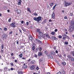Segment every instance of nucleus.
Here are the masks:
<instances>
[{
	"mask_svg": "<svg viewBox=\"0 0 74 74\" xmlns=\"http://www.w3.org/2000/svg\"><path fill=\"white\" fill-rule=\"evenodd\" d=\"M74 30V21H72L71 23V25L69 27L68 30L70 33H72Z\"/></svg>",
	"mask_w": 74,
	"mask_h": 74,
	"instance_id": "nucleus-1",
	"label": "nucleus"
},
{
	"mask_svg": "<svg viewBox=\"0 0 74 74\" xmlns=\"http://www.w3.org/2000/svg\"><path fill=\"white\" fill-rule=\"evenodd\" d=\"M33 19L35 21H37V23H39V21H41V17L40 16L38 17H35L33 18Z\"/></svg>",
	"mask_w": 74,
	"mask_h": 74,
	"instance_id": "nucleus-2",
	"label": "nucleus"
},
{
	"mask_svg": "<svg viewBox=\"0 0 74 74\" xmlns=\"http://www.w3.org/2000/svg\"><path fill=\"white\" fill-rule=\"evenodd\" d=\"M7 38V35L6 34H3L2 36V38L3 40H5Z\"/></svg>",
	"mask_w": 74,
	"mask_h": 74,
	"instance_id": "nucleus-3",
	"label": "nucleus"
},
{
	"mask_svg": "<svg viewBox=\"0 0 74 74\" xmlns=\"http://www.w3.org/2000/svg\"><path fill=\"white\" fill-rule=\"evenodd\" d=\"M72 4V3H68L66 1L65 2V5L66 7H67V6H69V5H71Z\"/></svg>",
	"mask_w": 74,
	"mask_h": 74,
	"instance_id": "nucleus-4",
	"label": "nucleus"
},
{
	"mask_svg": "<svg viewBox=\"0 0 74 74\" xmlns=\"http://www.w3.org/2000/svg\"><path fill=\"white\" fill-rule=\"evenodd\" d=\"M62 36H66V37H63L62 38L63 40H66V38H68L69 37V36L66 35L65 34H64L63 35H62Z\"/></svg>",
	"mask_w": 74,
	"mask_h": 74,
	"instance_id": "nucleus-5",
	"label": "nucleus"
},
{
	"mask_svg": "<svg viewBox=\"0 0 74 74\" xmlns=\"http://www.w3.org/2000/svg\"><path fill=\"white\" fill-rule=\"evenodd\" d=\"M15 23V22H14L13 23H12L10 24L11 26H12V27H16V26L14 25Z\"/></svg>",
	"mask_w": 74,
	"mask_h": 74,
	"instance_id": "nucleus-6",
	"label": "nucleus"
},
{
	"mask_svg": "<svg viewBox=\"0 0 74 74\" xmlns=\"http://www.w3.org/2000/svg\"><path fill=\"white\" fill-rule=\"evenodd\" d=\"M51 39H52L53 40H56H56H58V38L55 36H51Z\"/></svg>",
	"mask_w": 74,
	"mask_h": 74,
	"instance_id": "nucleus-7",
	"label": "nucleus"
},
{
	"mask_svg": "<svg viewBox=\"0 0 74 74\" xmlns=\"http://www.w3.org/2000/svg\"><path fill=\"white\" fill-rule=\"evenodd\" d=\"M30 69L31 70H34V69H35V67L34 66V65H33L31 66Z\"/></svg>",
	"mask_w": 74,
	"mask_h": 74,
	"instance_id": "nucleus-8",
	"label": "nucleus"
},
{
	"mask_svg": "<svg viewBox=\"0 0 74 74\" xmlns=\"http://www.w3.org/2000/svg\"><path fill=\"white\" fill-rule=\"evenodd\" d=\"M17 14H20L21 13V10L19 9H17L16 10Z\"/></svg>",
	"mask_w": 74,
	"mask_h": 74,
	"instance_id": "nucleus-9",
	"label": "nucleus"
},
{
	"mask_svg": "<svg viewBox=\"0 0 74 74\" xmlns=\"http://www.w3.org/2000/svg\"><path fill=\"white\" fill-rule=\"evenodd\" d=\"M35 63H36V61H35L34 60H31L30 62V63L32 64H35Z\"/></svg>",
	"mask_w": 74,
	"mask_h": 74,
	"instance_id": "nucleus-10",
	"label": "nucleus"
},
{
	"mask_svg": "<svg viewBox=\"0 0 74 74\" xmlns=\"http://www.w3.org/2000/svg\"><path fill=\"white\" fill-rule=\"evenodd\" d=\"M55 14L54 12H53L52 15V19H55Z\"/></svg>",
	"mask_w": 74,
	"mask_h": 74,
	"instance_id": "nucleus-11",
	"label": "nucleus"
},
{
	"mask_svg": "<svg viewBox=\"0 0 74 74\" xmlns=\"http://www.w3.org/2000/svg\"><path fill=\"white\" fill-rule=\"evenodd\" d=\"M36 41H38L40 44H42V42L38 39H36Z\"/></svg>",
	"mask_w": 74,
	"mask_h": 74,
	"instance_id": "nucleus-12",
	"label": "nucleus"
},
{
	"mask_svg": "<svg viewBox=\"0 0 74 74\" xmlns=\"http://www.w3.org/2000/svg\"><path fill=\"white\" fill-rule=\"evenodd\" d=\"M21 0H18V5H21Z\"/></svg>",
	"mask_w": 74,
	"mask_h": 74,
	"instance_id": "nucleus-13",
	"label": "nucleus"
},
{
	"mask_svg": "<svg viewBox=\"0 0 74 74\" xmlns=\"http://www.w3.org/2000/svg\"><path fill=\"white\" fill-rule=\"evenodd\" d=\"M50 53L51 55H56V54H55V52H53V51H52L51 52H50Z\"/></svg>",
	"mask_w": 74,
	"mask_h": 74,
	"instance_id": "nucleus-14",
	"label": "nucleus"
},
{
	"mask_svg": "<svg viewBox=\"0 0 74 74\" xmlns=\"http://www.w3.org/2000/svg\"><path fill=\"white\" fill-rule=\"evenodd\" d=\"M39 35L40 37H42V36H43V33L42 32H40L39 33Z\"/></svg>",
	"mask_w": 74,
	"mask_h": 74,
	"instance_id": "nucleus-15",
	"label": "nucleus"
},
{
	"mask_svg": "<svg viewBox=\"0 0 74 74\" xmlns=\"http://www.w3.org/2000/svg\"><path fill=\"white\" fill-rule=\"evenodd\" d=\"M48 57L50 59H51L52 58V56L51 55H49L48 56Z\"/></svg>",
	"mask_w": 74,
	"mask_h": 74,
	"instance_id": "nucleus-16",
	"label": "nucleus"
},
{
	"mask_svg": "<svg viewBox=\"0 0 74 74\" xmlns=\"http://www.w3.org/2000/svg\"><path fill=\"white\" fill-rule=\"evenodd\" d=\"M36 31L37 33H40L41 32V31L39 29H37L36 30Z\"/></svg>",
	"mask_w": 74,
	"mask_h": 74,
	"instance_id": "nucleus-17",
	"label": "nucleus"
},
{
	"mask_svg": "<svg viewBox=\"0 0 74 74\" xmlns=\"http://www.w3.org/2000/svg\"><path fill=\"white\" fill-rule=\"evenodd\" d=\"M18 56L20 58H22V57L23 56V54L22 53H21V54H19L18 55Z\"/></svg>",
	"mask_w": 74,
	"mask_h": 74,
	"instance_id": "nucleus-18",
	"label": "nucleus"
},
{
	"mask_svg": "<svg viewBox=\"0 0 74 74\" xmlns=\"http://www.w3.org/2000/svg\"><path fill=\"white\" fill-rule=\"evenodd\" d=\"M18 74H23V72L22 71H18Z\"/></svg>",
	"mask_w": 74,
	"mask_h": 74,
	"instance_id": "nucleus-19",
	"label": "nucleus"
},
{
	"mask_svg": "<svg viewBox=\"0 0 74 74\" xmlns=\"http://www.w3.org/2000/svg\"><path fill=\"white\" fill-rule=\"evenodd\" d=\"M41 55H42V51H40L38 53V56H41Z\"/></svg>",
	"mask_w": 74,
	"mask_h": 74,
	"instance_id": "nucleus-20",
	"label": "nucleus"
},
{
	"mask_svg": "<svg viewBox=\"0 0 74 74\" xmlns=\"http://www.w3.org/2000/svg\"><path fill=\"white\" fill-rule=\"evenodd\" d=\"M24 65L23 66V67L24 68V69H26V67H27V65H25V64H24Z\"/></svg>",
	"mask_w": 74,
	"mask_h": 74,
	"instance_id": "nucleus-21",
	"label": "nucleus"
},
{
	"mask_svg": "<svg viewBox=\"0 0 74 74\" xmlns=\"http://www.w3.org/2000/svg\"><path fill=\"white\" fill-rule=\"evenodd\" d=\"M70 60L72 62H74V58L72 57H71L70 58Z\"/></svg>",
	"mask_w": 74,
	"mask_h": 74,
	"instance_id": "nucleus-22",
	"label": "nucleus"
},
{
	"mask_svg": "<svg viewBox=\"0 0 74 74\" xmlns=\"http://www.w3.org/2000/svg\"><path fill=\"white\" fill-rule=\"evenodd\" d=\"M61 64H62L64 66L66 64V63L64 62H62L61 63Z\"/></svg>",
	"mask_w": 74,
	"mask_h": 74,
	"instance_id": "nucleus-23",
	"label": "nucleus"
},
{
	"mask_svg": "<svg viewBox=\"0 0 74 74\" xmlns=\"http://www.w3.org/2000/svg\"><path fill=\"white\" fill-rule=\"evenodd\" d=\"M67 57L68 59H71V56L70 55H68L67 56Z\"/></svg>",
	"mask_w": 74,
	"mask_h": 74,
	"instance_id": "nucleus-24",
	"label": "nucleus"
},
{
	"mask_svg": "<svg viewBox=\"0 0 74 74\" xmlns=\"http://www.w3.org/2000/svg\"><path fill=\"white\" fill-rule=\"evenodd\" d=\"M56 34V33L54 32H53L51 33V34H52V35H55V34Z\"/></svg>",
	"mask_w": 74,
	"mask_h": 74,
	"instance_id": "nucleus-25",
	"label": "nucleus"
},
{
	"mask_svg": "<svg viewBox=\"0 0 74 74\" xmlns=\"http://www.w3.org/2000/svg\"><path fill=\"white\" fill-rule=\"evenodd\" d=\"M35 48H36V47H35V46H33L32 48V49L33 51H34V50H35Z\"/></svg>",
	"mask_w": 74,
	"mask_h": 74,
	"instance_id": "nucleus-26",
	"label": "nucleus"
},
{
	"mask_svg": "<svg viewBox=\"0 0 74 74\" xmlns=\"http://www.w3.org/2000/svg\"><path fill=\"white\" fill-rule=\"evenodd\" d=\"M50 5L51 7H52L53 5V3H50Z\"/></svg>",
	"mask_w": 74,
	"mask_h": 74,
	"instance_id": "nucleus-27",
	"label": "nucleus"
},
{
	"mask_svg": "<svg viewBox=\"0 0 74 74\" xmlns=\"http://www.w3.org/2000/svg\"><path fill=\"white\" fill-rule=\"evenodd\" d=\"M29 39L30 40H33V37H32L31 36H29Z\"/></svg>",
	"mask_w": 74,
	"mask_h": 74,
	"instance_id": "nucleus-28",
	"label": "nucleus"
},
{
	"mask_svg": "<svg viewBox=\"0 0 74 74\" xmlns=\"http://www.w3.org/2000/svg\"><path fill=\"white\" fill-rule=\"evenodd\" d=\"M27 11H29V12H30V13H31V11H30V8H27Z\"/></svg>",
	"mask_w": 74,
	"mask_h": 74,
	"instance_id": "nucleus-29",
	"label": "nucleus"
},
{
	"mask_svg": "<svg viewBox=\"0 0 74 74\" xmlns=\"http://www.w3.org/2000/svg\"><path fill=\"white\" fill-rule=\"evenodd\" d=\"M1 49H3V48H4V45L3 44H2L1 46Z\"/></svg>",
	"mask_w": 74,
	"mask_h": 74,
	"instance_id": "nucleus-30",
	"label": "nucleus"
},
{
	"mask_svg": "<svg viewBox=\"0 0 74 74\" xmlns=\"http://www.w3.org/2000/svg\"><path fill=\"white\" fill-rule=\"evenodd\" d=\"M64 44L65 45H68L69 44V42H64Z\"/></svg>",
	"mask_w": 74,
	"mask_h": 74,
	"instance_id": "nucleus-31",
	"label": "nucleus"
},
{
	"mask_svg": "<svg viewBox=\"0 0 74 74\" xmlns=\"http://www.w3.org/2000/svg\"><path fill=\"white\" fill-rule=\"evenodd\" d=\"M56 5L55 4V5H54L53 8V10H54L55 8V7H56Z\"/></svg>",
	"mask_w": 74,
	"mask_h": 74,
	"instance_id": "nucleus-32",
	"label": "nucleus"
},
{
	"mask_svg": "<svg viewBox=\"0 0 74 74\" xmlns=\"http://www.w3.org/2000/svg\"><path fill=\"white\" fill-rule=\"evenodd\" d=\"M10 64L11 66H14V63L13 62L11 63Z\"/></svg>",
	"mask_w": 74,
	"mask_h": 74,
	"instance_id": "nucleus-33",
	"label": "nucleus"
},
{
	"mask_svg": "<svg viewBox=\"0 0 74 74\" xmlns=\"http://www.w3.org/2000/svg\"><path fill=\"white\" fill-rule=\"evenodd\" d=\"M42 47H40V49H39V51H42Z\"/></svg>",
	"mask_w": 74,
	"mask_h": 74,
	"instance_id": "nucleus-34",
	"label": "nucleus"
},
{
	"mask_svg": "<svg viewBox=\"0 0 74 74\" xmlns=\"http://www.w3.org/2000/svg\"><path fill=\"white\" fill-rule=\"evenodd\" d=\"M45 53L46 55H48V52H47V51H45Z\"/></svg>",
	"mask_w": 74,
	"mask_h": 74,
	"instance_id": "nucleus-35",
	"label": "nucleus"
},
{
	"mask_svg": "<svg viewBox=\"0 0 74 74\" xmlns=\"http://www.w3.org/2000/svg\"><path fill=\"white\" fill-rule=\"evenodd\" d=\"M11 18H10L8 20V22H11Z\"/></svg>",
	"mask_w": 74,
	"mask_h": 74,
	"instance_id": "nucleus-36",
	"label": "nucleus"
},
{
	"mask_svg": "<svg viewBox=\"0 0 74 74\" xmlns=\"http://www.w3.org/2000/svg\"><path fill=\"white\" fill-rule=\"evenodd\" d=\"M58 38H62V36L61 35H60L58 36Z\"/></svg>",
	"mask_w": 74,
	"mask_h": 74,
	"instance_id": "nucleus-37",
	"label": "nucleus"
},
{
	"mask_svg": "<svg viewBox=\"0 0 74 74\" xmlns=\"http://www.w3.org/2000/svg\"><path fill=\"white\" fill-rule=\"evenodd\" d=\"M64 19H67V17L66 16H65L64 17Z\"/></svg>",
	"mask_w": 74,
	"mask_h": 74,
	"instance_id": "nucleus-38",
	"label": "nucleus"
},
{
	"mask_svg": "<svg viewBox=\"0 0 74 74\" xmlns=\"http://www.w3.org/2000/svg\"><path fill=\"white\" fill-rule=\"evenodd\" d=\"M36 70H39V67H38V66L36 67Z\"/></svg>",
	"mask_w": 74,
	"mask_h": 74,
	"instance_id": "nucleus-39",
	"label": "nucleus"
},
{
	"mask_svg": "<svg viewBox=\"0 0 74 74\" xmlns=\"http://www.w3.org/2000/svg\"><path fill=\"white\" fill-rule=\"evenodd\" d=\"M13 33V32H12V31L11 32H10L9 33V34H12V33Z\"/></svg>",
	"mask_w": 74,
	"mask_h": 74,
	"instance_id": "nucleus-40",
	"label": "nucleus"
},
{
	"mask_svg": "<svg viewBox=\"0 0 74 74\" xmlns=\"http://www.w3.org/2000/svg\"><path fill=\"white\" fill-rule=\"evenodd\" d=\"M38 50H39V48H37L36 49V51L37 52V51H38Z\"/></svg>",
	"mask_w": 74,
	"mask_h": 74,
	"instance_id": "nucleus-41",
	"label": "nucleus"
},
{
	"mask_svg": "<svg viewBox=\"0 0 74 74\" xmlns=\"http://www.w3.org/2000/svg\"><path fill=\"white\" fill-rule=\"evenodd\" d=\"M23 47H24V46H20V48H23Z\"/></svg>",
	"mask_w": 74,
	"mask_h": 74,
	"instance_id": "nucleus-42",
	"label": "nucleus"
},
{
	"mask_svg": "<svg viewBox=\"0 0 74 74\" xmlns=\"http://www.w3.org/2000/svg\"><path fill=\"white\" fill-rule=\"evenodd\" d=\"M34 14L35 16H37L38 15V14H37V13H34Z\"/></svg>",
	"mask_w": 74,
	"mask_h": 74,
	"instance_id": "nucleus-43",
	"label": "nucleus"
},
{
	"mask_svg": "<svg viewBox=\"0 0 74 74\" xmlns=\"http://www.w3.org/2000/svg\"><path fill=\"white\" fill-rule=\"evenodd\" d=\"M34 56H35V58H37L38 56L37 55H36V54H35Z\"/></svg>",
	"mask_w": 74,
	"mask_h": 74,
	"instance_id": "nucleus-44",
	"label": "nucleus"
},
{
	"mask_svg": "<svg viewBox=\"0 0 74 74\" xmlns=\"http://www.w3.org/2000/svg\"><path fill=\"white\" fill-rule=\"evenodd\" d=\"M54 31H55V32H58V29H55V30H54Z\"/></svg>",
	"mask_w": 74,
	"mask_h": 74,
	"instance_id": "nucleus-45",
	"label": "nucleus"
},
{
	"mask_svg": "<svg viewBox=\"0 0 74 74\" xmlns=\"http://www.w3.org/2000/svg\"><path fill=\"white\" fill-rule=\"evenodd\" d=\"M19 31L20 32V33H22V30L21 29H19Z\"/></svg>",
	"mask_w": 74,
	"mask_h": 74,
	"instance_id": "nucleus-46",
	"label": "nucleus"
},
{
	"mask_svg": "<svg viewBox=\"0 0 74 74\" xmlns=\"http://www.w3.org/2000/svg\"><path fill=\"white\" fill-rule=\"evenodd\" d=\"M16 44L18 45L19 44V41L18 40H17Z\"/></svg>",
	"mask_w": 74,
	"mask_h": 74,
	"instance_id": "nucleus-47",
	"label": "nucleus"
},
{
	"mask_svg": "<svg viewBox=\"0 0 74 74\" xmlns=\"http://www.w3.org/2000/svg\"><path fill=\"white\" fill-rule=\"evenodd\" d=\"M56 53H58V50H56Z\"/></svg>",
	"mask_w": 74,
	"mask_h": 74,
	"instance_id": "nucleus-48",
	"label": "nucleus"
},
{
	"mask_svg": "<svg viewBox=\"0 0 74 74\" xmlns=\"http://www.w3.org/2000/svg\"><path fill=\"white\" fill-rule=\"evenodd\" d=\"M70 15V16H73V13H71Z\"/></svg>",
	"mask_w": 74,
	"mask_h": 74,
	"instance_id": "nucleus-49",
	"label": "nucleus"
},
{
	"mask_svg": "<svg viewBox=\"0 0 74 74\" xmlns=\"http://www.w3.org/2000/svg\"><path fill=\"white\" fill-rule=\"evenodd\" d=\"M31 60V59H29L28 60V62H30V61Z\"/></svg>",
	"mask_w": 74,
	"mask_h": 74,
	"instance_id": "nucleus-50",
	"label": "nucleus"
},
{
	"mask_svg": "<svg viewBox=\"0 0 74 74\" xmlns=\"http://www.w3.org/2000/svg\"><path fill=\"white\" fill-rule=\"evenodd\" d=\"M10 70H12V71L13 70H14V68H10Z\"/></svg>",
	"mask_w": 74,
	"mask_h": 74,
	"instance_id": "nucleus-51",
	"label": "nucleus"
},
{
	"mask_svg": "<svg viewBox=\"0 0 74 74\" xmlns=\"http://www.w3.org/2000/svg\"><path fill=\"white\" fill-rule=\"evenodd\" d=\"M7 30V28H4V30Z\"/></svg>",
	"mask_w": 74,
	"mask_h": 74,
	"instance_id": "nucleus-52",
	"label": "nucleus"
},
{
	"mask_svg": "<svg viewBox=\"0 0 74 74\" xmlns=\"http://www.w3.org/2000/svg\"><path fill=\"white\" fill-rule=\"evenodd\" d=\"M26 25H29V22H27L26 23Z\"/></svg>",
	"mask_w": 74,
	"mask_h": 74,
	"instance_id": "nucleus-53",
	"label": "nucleus"
},
{
	"mask_svg": "<svg viewBox=\"0 0 74 74\" xmlns=\"http://www.w3.org/2000/svg\"><path fill=\"white\" fill-rule=\"evenodd\" d=\"M3 51H4V50H1V52L2 53H3Z\"/></svg>",
	"mask_w": 74,
	"mask_h": 74,
	"instance_id": "nucleus-54",
	"label": "nucleus"
},
{
	"mask_svg": "<svg viewBox=\"0 0 74 74\" xmlns=\"http://www.w3.org/2000/svg\"><path fill=\"white\" fill-rule=\"evenodd\" d=\"M17 62V60H15L14 61V62L15 63H16V62Z\"/></svg>",
	"mask_w": 74,
	"mask_h": 74,
	"instance_id": "nucleus-55",
	"label": "nucleus"
},
{
	"mask_svg": "<svg viewBox=\"0 0 74 74\" xmlns=\"http://www.w3.org/2000/svg\"><path fill=\"white\" fill-rule=\"evenodd\" d=\"M43 23H46V22L45 21H44L43 22Z\"/></svg>",
	"mask_w": 74,
	"mask_h": 74,
	"instance_id": "nucleus-56",
	"label": "nucleus"
},
{
	"mask_svg": "<svg viewBox=\"0 0 74 74\" xmlns=\"http://www.w3.org/2000/svg\"><path fill=\"white\" fill-rule=\"evenodd\" d=\"M22 30L24 31V30H25V29L24 28H22Z\"/></svg>",
	"mask_w": 74,
	"mask_h": 74,
	"instance_id": "nucleus-57",
	"label": "nucleus"
},
{
	"mask_svg": "<svg viewBox=\"0 0 74 74\" xmlns=\"http://www.w3.org/2000/svg\"><path fill=\"white\" fill-rule=\"evenodd\" d=\"M24 21H22L21 22V23L23 24V23Z\"/></svg>",
	"mask_w": 74,
	"mask_h": 74,
	"instance_id": "nucleus-58",
	"label": "nucleus"
},
{
	"mask_svg": "<svg viewBox=\"0 0 74 74\" xmlns=\"http://www.w3.org/2000/svg\"><path fill=\"white\" fill-rule=\"evenodd\" d=\"M11 55L12 56H13V55H14V53H12L11 54Z\"/></svg>",
	"mask_w": 74,
	"mask_h": 74,
	"instance_id": "nucleus-59",
	"label": "nucleus"
},
{
	"mask_svg": "<svg viewBox=\"0 0 74 74\" xmlns=\"http://www.w3.org/2000/svg\"><path fill=\"white\" fill-rule=\"evenodd\" d=\"M39 61H40V62H42V59H40L39 60Z\"/></svg>",
	"mask_w": 74,
	"mask_h": 74,
	"instance_id": "nucleus-60",
	"label": "nucleus"
},
{
	"mask_svg": "<svg viewBox=\"0 0 74 74\" xmlns=\"http://www.w3.org/2000/svg\"><path fill=\"white\" fill-rule=\"evenodd\" d=\"M22 59L25 60L26 59V58H22Z\"/></svg>",
	"mask_w": 74,
	"mask_h": 74,
	"instance_id": "nucleus-61",
	"label": "nucleus"
},
{
	"mask_svg": "<svg viewBox=\"0 0 74 74\" xmlns=\"http://www.w3.org/2000/svg\"><path fill=\"white\" fill-rule=\"evenodd\" d=\"M53 49H54V50H55V49H56V47H54Z\"/></svg>",
	"mask_w": 74,
	"mask_h": 74,
	"instance_id": "nucleus-62",
	"label": "nucleus"
},
{
	"mask_svg": "<svg viewBox=\"0 0 74 74\" xmlns=\"http://www.w3.org/2000/svg\"><path fill=\"white\" fill-rule=\"evenodd\" d=\"M49 22H52V20H49Z\"/></svg>",
	"mask_w": 74,
	"mask_h": 74,
	"instance_id": "nucleus-63",
	"label": "nucleus"
},
{
	"mask_svg": "<svg viewBox=\"0 0 74 74\" xmlns=\"http://www.w3.org/2000/svg\"><path fill=\"white\" fill-rule=\"evenodd\" d=\"M73 37L74 38V34L72 35Z\"/></svg>",
	"mask_w": 74,
	"mask_h": 74,
	"instance_id": "nucleus-64",
	"label": "nucleus"
}]
</instances>
